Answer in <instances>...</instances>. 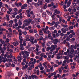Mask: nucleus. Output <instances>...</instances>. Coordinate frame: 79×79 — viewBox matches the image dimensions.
Here are the masks:
<instances>
[{"mask_svg": "<svg viewBox=\"0 0 79 79\" xmlns=\"http://www.w3.org/2000/svg\"><path fill=\"white\" fill-rule=\"evenodd\" d=\"M22 22H23V20L22 19H20L19 20V22L18 23L19 25H22L23 24V23H22Z\"/></svg>", "mask_w": 79, "mask_h": 79, "instance_id": "obj_8", "label": "nucleus"}, {"mask_svg": "<svg viewBox=\"0 0 79 79\" xmlns=\"http://www.w3.org/2000/svg\"><path fill=\"white\" fill-rule=\"evenodd\" d=\"M28 68V65H27V64H26L24 66H23L22 67L23 69H26V68Z\"/></svg>", "mask_w": 79, "mask_h": 79, "instance_id": "obj_14", "label": "nucleus"}, {"mask_svg": "<svg viewBox=\"0 0 79 79\" xmlns=\"http://www.w3.org/2000/svg\"><path fill=\"white\" fill-rule=\"evenodd\" d=\"M55 49H56V48H53L52 49H51V50H50L49 52L50 54L52 55V52H53L54 50H55Z\"/></svg>", "mask_w": 79, "mask_h": 79, "instance_id": "obj_15", "label": "nucleus"}, {"mask_svg": "<svg viewBox=\"0 0 79 79\" xmlns=\"http://www.w3.org/2000/svg\"><path fill=\"white\" fill-rule=\"evenodd\" d=\"M71 2H67V7H69V6H70V5H71Z\"/></svg>", "mask_w": 79, "mask_h": 79, "instance_id": "obj_30", "label": "nucleus"}, {"mask_svg": "<svg viewBox=\"0 0 79 79\" xmlns=\"http://www.w3.org/2000/svg\"><path fill=\"white\" fill-rule=\"evenodd\" d=\"M44 34H48L50 33V32L48 31H44Z\"/></svg>", "mask_w": 79, "mask_h": 79, "instance_id": "obj_33", "label": "nucleus"}, {"mask_svg": "<svg viewBox=\"0 0 79 79\" xmlns=\"http://www.w3.org/2000/svg\"><path fill=\"white\" fill-rule=\"evenodd\" d=\"M46 12L49 15V16H51L52 15V13L51 11H50L48 10H46Z\"/></svg>", "mask_w": 79, "mask_h": 79, "instance_id": "obj_11", "label": "nucleus"}, {"mask_svg": "<svg viewBox=\"0 0 79 79\" xmlns=\"http://www.w3.org/2000/svg\"><path fill=\"white\" fill-rule=\"evenodd\" d=\"M48 62H44L43 64V66H45L47 65V64Z\"/></svg>", "mask_w": 79, "mask_h": 79, "instance_id": "obj_58", "label": "nucleus"}, {"mask_svg": "<svg viewBox=\"0 0 79 79\" xmlns=\"http://www.w3.org/2000/svg\"><path fill=\"white\" fill-rule=\"evenodd\" d=\"M24 76L26 79H28V75H27V74H25Z\"/></svg>", "mask_w": 79, "mask_h": 79, "instance_id": "obj_60", "label": "nucleus"}, {"mask_svg": "<svg viewBox=\"0 0 79 79\" xmlns=\"http://www.w3.org/2000/svg\"><path fill=\"white\" fill-rule=\"evenodd\" d=\"M70 38H73V34H70L69 36Z\"/></svg>", "mask_w": 79, "mask_h": 79, "instance_id": "obj_57", "label": "nucleus"}, {"mask_svg": "<svg viewBox=\"0 0 79 79\" xmlns=\"http://www.w3.org/2000/svg\"><path fill=\"white\" fill-rule=\"evenodd\" d=\"M28 22L27 23L28 24H30V23H31V21H32V19H31L30 18H29V19H28Z\"/></svg>", "mask_w": 79, "mask_h": 79, "instance_id": "obj_27", "label": "nucleus"}, {"mask_svg": "<svg viewBox=\"0 0 79 79\" xmlns=\"http://www.w3.org/2000/svg\"><path fill=\"white\" fill-rule=\"evenodd\" d=\"M45 43H42V47H43V48H44L45 47Z\"/></svg>", "mask_w": 79, "mask_h": 79, "instance_id": "obj_64", "label": "nucleus"}, {"mask_svg": "<svg viewBox=\"0 0 79 79\" xmlns=\"http://www.w3.org/2000/svg\"><path fill=\"white\" fill-rule=\"evenodd\" d=\"M30 53V52H28L27 51H25V55L27 56H29V54Z\"/></svg>", "mask_w": 79, "mask_h": 79, "instance_id": "obj_17", "label": "nucleus"}, {"mask_svg": "<svg viewBox=\"0 0 79 79\" xmlns=\"http://www.w3.org/2000/svg\"><path fill=\"white\" fill-rule=\"evenodd\" d=\"M24 23H27L28 22V19H26L25 20H24L23 21Z\"/></svg>", "mask_w": 79, "mask_h": 79, "instance_id": "obj_62", "label": "nucleus"}, {"mask_svg": "<svg viewBox=\"0 0 79 79\" xmlns=\"http://www.w3.org/2000/svg\"><path fill=\"white\" fill-rule=\"evenodd\" d=\"M0 31L1 32H3V31H6V29L1 27L0 29Z\"/></svg>", "mask_w": 79, "mask_h": 79, "instance_id": "obj_23", "label": "nucleus"}, {"mask_svg": "<svg viewBox=\"0 0 79 79\" xmlns=\"http://www.w3.org/2000/svg\"><path fill=\"white\" fill-rule=\"evenodd\" d=\"M29 41H30V42L34 43V42H33V41H34V40L33 39L31 38L29 40Z\"/></svg>", "mask_w": 79, "mask_h": 79, "instance_id": "obj_48", "label": "nucleus"}, {"mask_svg": "<svg viewBox=\"0 0 79 79\" xmlns=\"http://www.w3.org/2000/svg\"><path fill=\"white\" fill-rule=\"evenodd\" d=\"M43 5V2L42 1H40L39 2L38 1L37 2V6H40V5Z\"/></svg>", "mask_w": 79, "mask_h": 79, "instance_id": "obj_6", "label": "nucleus"}, {"mask_svg": "<svg viewBox=\"0 0 79 79\" xmlns=\"http://www.w3.org/2000/svg\"><path fill=\"white\" fill-rule=\"evenodd\" d=\"M61 51H59V52L58 53V55H59V56H60V55H61L62 54L61 53Z\"/></svg>", "mask_w": 79, "mask_h": 79, "instance_id": "obj_55", "label": "nucleus"}, {"mask_svg": "<svg viewBox=\"0 0 79 79\" xmlns=\"http://www.w3.org/2000/svg\"><path fill=\"white\" fill-rule=\"evenodd\" d=\"M69 43V42L68 41L66 42V40H65L63 41V44H68Z\"/></svg>", "mask_w": 79, "mask_h": 79, "instance_id": "obj_32", "label": "nucleus"}, {"mask_svg": "<svg viewBox=\"0 0 79 79\" xmlns=\"http://www.w3.org/2000/svg\"><path fill=\"white\" fill-rule=\"evenodd\" d=\"M6 61L8 62V61H9V62L10 63H11V62H12V59H6Z\"/></svg>", "mask_w": 79, "mask_h": 79, "instance_id": "obj_28", "label": "nucleus"}, {"mask_svg": "<svg viewBox=\"0 0 79 79\" xmlns=\"http://www.w3.org/2000/svg\"><path fill=\"white\" fill-rule=\"evenodd\" d=\"M61 31L62 32V33H63L64 34H65V33H66V30H65V29H64V28H62L61 29Z\"/></svg>", "mask_w": 79, "mask_h": 79, "instance_id": "obj_16", "label": "nucleus"}, {"mask_svg": "<svg viewBox=\"0 0 79 79\" xmlns=\"http://www.w3.org/2000/svg\"><path fill=\"white\" fill-rule=\"evenodd\" d=\"M35 37L36 38H38V37H39V35H38L37 33H36L35 35Z\"/></svg>", "mask_w": 79, "mask_h": 79, "instance_id": "obj_63", "label": "nucleus"}, {"mask_svg": "<svg viewBox=\"0 0 79 79\" xmlns=\"http://www.w3.org/2000/svg\"><path fill=\"white\" fill-rule=\"evenodd\" d=\"M39 32L40 35H44V33L42 32V30L40 31Z\"/></svg>", "mask_w": 79, "mask_h": 79, "instance_id": "obj_22", "label": "nucleus"}, {"mask_svg": "<svg viewBox=\"0 0 79 79\" xmlns=\"http://www.w3.org/2000/svg\"><path fill=\"white\" fill-rule=\"evenodd\" d=\"M28 3V5L29 9V10H31V9H33V7L32 5V4H31V3Z\"/></svg>", "mask_w": 79, "mask_h": 79, "instance_id": "obj_3", "label": "nucleus"}, {"mask_svg": "<svg viewBox=\"0 0 79 79\" xmlns=\"http://www.w3.org/2000/svg\"><path fill=\"white\" fill-rule=\"evenodd\" d=\"M15 15H12L11 16H10L11 18H14L15 17Z\"/></svg>", "mask_w": 79, "mask_h": 79, "instance_id": "obj_59", "label": "nucleus"}, {"mask_svg": "<svg viewBox=\"0 0 79 79\" xmlns=\"http://www.w3.org/2000/svg\"><path fill=\"white\" fill-rule=\"evenodd\" d=\"M64 73H69V70H64Z\"/></svg>", "mask_w": 79, "mask_h": 79, "instance_id": "obj_43", "label": "nucleus"}, {"mask_svg": "<svg viewBox=\"0 0 79 79\" xmlns=\"http://www.w3.org/2000/svg\"><path fill=\"white\" fill-rule=\"evenodd\" d=\"M58 24H59L58 22H56L55 25H54V27H56L57 26H58Z\"/></svg>", "mask_w": 79, "mask_h": 79, "instance_id": "obj_42", "label": "nucleus"}, {"mask_svg": "<svg viewBox=\"0 0 79 79\" xmlns=\"http://www.w3.org/2000/svg\"><path fill=\"white\" fill-rule=\"evenodd\" d=\"M27 6V4L25 3L22 6H21V9L22 10H23V9H25L26 7Z\"/></svg>", "mask_w": 79, "mask_h": 79, "instance_id": "obj_7", "label": "nucleus"}, {"mask_svg": "<svg viewBox=\"0 0 79 79\" xmlns=\"http://www.w3.org/2000/svg\"><path fill=\"white\" fill-rule=\"evenodd\" d=\"M51 49V47H48L47 48H46V51L49 52V51H50V50Z\"/></svg>", "mask_w": 79, "mask_h": 79, "instance_id": "obj_38", "label": "nucleus"}, {"mask_svg": "<svg viewBox=\"0 0 79 79\" xmlns=\"http://www.w3.org/2000/svg\"><path fill=\"white\" fill-rule=\"evenodd\" d=\"M73 26L72 25L71 26L69 27L68 28L69 29V30H71V29H73Z\"/></svg>", "mask_w": 79, "mask_h": 79, "instance_id": "obj_36", "label": "nucleus"}, {"mask_svg": "<svg viewBox=\"0 0 79 79\" xmlns=\"http://www.w3.org/2000/svg\"><path fill=\"white\" fill-rule=\"evenodd\" d=\"M6 19L8 21H9L10 20V18H9V15H6Z\"/></svg>", "mask_w": 79, "mask_h": 79, "instance_id": "obj_25", "label": "nucleus"}, {"mask_svg": "<svg viewBox=\"0 0 79 79\" xmlns=\"http://www.w3.org/2000/svg\"><path fill=\"white\" fill-rule=\"evenodd\" d=\"M52 36L54 39H56V34H55V33H54L52 34Z\"/></svg>", "mask_w": 79, "mask_h": 79, "instance_id": "obj_45", "label": "nucleus"}, {"mask_svg": "<svg viewBox=\"0 0 79 79\" xmlns=\"http://www.w3.org/2000/svg\"><path fill=\"white\" fill-rule=\"evenodd\" d=\"M67 0H65L64 2H63V4H61L60 5L63 6H66V3H67Z\"/></svg>", "mask_w": 79, "mask_h": 79, "instance_id": "obj_13", "label": "nucleus"}, {"mask_svg": "<svg viewBox=\"0 0 79 79\" xmlns=\"http://www.w3.org/2000/svg\"><path fill=\"white\" fill-rule=\"evenodd\" d=\"M58 51H57V50H56V51L53 52V54L54 55H56V53H58Z\"/></svg>", "mask_w": 79, "mask_h": 79, "instance_id": "obj_37", "label": "nucleus"}, {"mask_svg": "<svg viewBox=\"0 0 79 79\" xmlns=\"http://www.w3.org/2000/svg\"><path fill=\"white\" fill-rule=\"evenodd\" d=\"M49 39H50L51 40V41H52V40H53V37L52 36H50V37H49Z\"/></svg>", "mask_w": 79, "mask_h": 79, "instance_id": "obj_54", "label": "nucleus"}, {"mask_svg": "<svg viewBox=\"0 0 79 79\" xmlns=\"http://www.w3.org/2000/svg\"><path fill=\"white\" fill-rule=\"evenodd\" d=\"M31 38V36L30 35H27L26 39V40H27V41H29V40Z\"/></svg>", "mask_w": 79, "mask_h": 79, "instance_id": "obj_21", "label": "nucleus"}, {"mask_svg": "<svg viewBox=\"0 0 79 79\" xmlns=\"http://www.w3.org/2000/svg\"><path fill=\"white\" fill-rule=\"evenodd\" d=\"M74 52V49H70V53L73 55H74L75 54L73 53Z\"/></svg>", "mask_w": 79, "mask_h": 79, "instance_id": "obj_10", "label": "nucleus"}, {"mask_svg": "<svg viewBox=\"0 0 79 79\" xmlns=\"http://www.w3.org/2000/svg\"><path fill=\"white\" fill-rule=\"evenodd\" d=\"M27 32L26 31H24L22 32L23 34L24 35H26L27 34Z\"/></svg>", "mask_w": 79, "mask_h": 79, "instance_id": "obj_50", "label": "nucleus"}, {"mask_svg": "<svg viewBox=\"0 0 79 79\" xmlns=\"http://www.w3.org/2000/svg\"><path fill=\"white\" fill-rule=\"evenodd\" d=\"M32 67L31 66H29L28 68L27 69V70H28V71H30V70H32Z\"/></svg>", "mask_w": 79, "mask_h": 79, "instance_id": "obj_39", "label": "nucleus"}, {"mask_svg": "<svg viewBox=\"0 0 79 79\" xmlns=\"http://www.w3.org/2000/svg\"><path fill=\"white\" fill-rule=\"evenodd\" d=\"M43 40V37L42 36H40L39 38V39H38V40L39 41L40 40Z\"/></svg>", "mask_w": 79, "mask_h": 79, "instance_id": "obj_53", "label": "nucleus"}, {"mask_svg": "<svg viewBox=\"0 0 79 79\" xmlns=\"http://www.w3.org/2000/svg\"><path fill=\"white\" fill-rule=\"evenodd\" d=\"M69 32H70V34H73V35H75V33L74 32V30H70Z\"/></svg>", "mask_w": 79, "mask_h": 79, "instance_id": "obj_12", "label": "nucleus"}, {"mask_svg": "<svg viewBox=\"0 0 79 79\" xmlns=\"http://www.w3.org/2000/svg\"><path fill=\"white\" fill-rule=\"evenodd\" d=\"M30 44H28V45L25 47V48L26 49H29V48L30 47Z\"/></svg>", "mask_w": 79, "mask_h": 79, "instance_id": "obj_46", "label": "nucleus"}, {"mask_svg": "<svg viewBox=\"0 0 79 79\" xmlns=\"http://www.w3.org/2000/svg\"><path fill=\"white\" fill-rule=\"evenodd\" d=\"M14 23H16L18 22V19H14Z\"/></svg>", "mask_w": 79, "mask_h": 79, "instance_id": "obj_52", "label": "nucleus"}, {"mask_svg": "<svg viewBox=\"0 0 79 79\" xmlns=\"http://www.w3.org/2000/svg\"><path fill=\"white\" fill-rule=\"evenodd\" d=\"M45 48H46V47H45L44 48H43L42 49V51L43 52H45Z\"/></svg>", "mask_w": 79, "mask_h": 79, "instance_id": "obj_51", "label": "nucleus"}, {"mask_svg": "<svg viewBox=\"0 0 79 79\" xmlns=\"http://www.w3.org/2000/svg\"><path fill=\"white\" fill-rule=\"evenodd\" d=\"M59 40L58 39H56L53 40V41L52 42L54 43V45H57V43L58 42Z\"/></svg>", "mask_w": 79, "mask_h": 79, "instance_id": "obj_2", "label": "nucleus"}, {"mask_svg": "<svg viewBox=\"0 0 79 79\" xmlns=\"http://www.w3.org/2000/svg\"><path fill=\"white\" fill-rule=\"evenodd\" d=\"M55 29V28L53 27H50L49 28V30L50 31H53Z\"/></svg>", "mask_w": 79, "mask_h": 79, "instance_id": "obj_34", "label": "nucleus"}, {"mask_svg": "<svg viewBox=\"0 0 79 79\" xmlns=\"http://www.w3.org/2000/svg\"><path fill=\"white\" fill-rule=\"evenodd\" d=\"M29 26V24L27 23H23V26H22V29H24L25 27H26V26Z\"/></svg>", "mask_w": 79, "mask_h": 79, "instance_id": "obj_4", "label": "nucleus"}, {"mask_svg": "<svg viewBox=\"0 0 79 79\" xmlns=\"http://www.w3.org/2000/svg\"><path fill=\"white\" fill-rule=\"evenodd\" d=\"M38 67L40 68H41V67H43V66H42V64L41 63H40L39 65H38Z\"/></svg>", "mask_w": 79, "mask_h": 79, "instance_id": "obj_44", "label": "nucleus"}, {"mask_svg": "<svg viewBox=\"0 0 79 79\" xmlns=\"http://www.w3.org/2000/svg\"><path fill=\"white\" fill-rule=\"evenodd\" d=\"M79 44H77V45H75V46H73V48L74 49H76L77 48V47H79V46L78 45Z\"/></svg>", "mask_w": 79, "mask_h": 79, "instance_id": "obj_24", "label": "nucleus"}, {"mask_svg": "<svg viewBox=\"0 0 79 79\" xmlns=\"http://www.w3.org/2000/svg\"><path fill=\"white\" fill-rule=\"evenodd\" d=\"M29 32L30 33H31L32 34L34 33V31L32 30H29Z\"/></svg>", "mask_w": 79, "mask_h": 79, "instance_id": "obj_49", "label": "nucleus"}, {"mask_svg": "<svg viewBox=\"0 0 79 79\" xmlns=\"http://www.w3.org/2000/svg\"><path fill=\"white\" fill-rule=\"evenodd\" d=\"M33 72L34 74H35L36 73L37 75H39L40 71L39 70H36V69H35V70H34Z\"/></svg>", "mask_w": 79, "mask_h": 79, "instance_id": "obj_5", "label": "nucleus"}, {"mask_svg": "<svg viewBox=\"0 0 79 79\" xmlns=\"http://www.w3.org/2000/svg\"><path fill=\"white\" fill-rule=\"evenodd\" d=\"M60 57L61 58H63L62 56H56L57 59V60H59V59H60Z\"/></svg>", "mask_w": 79, "mask_h": 79, "instance_id": "obj_41", "label": "nucleus"}, {"mask_svg": "<svg viewBox=\"0 0 79 79\" xmlns=\"http://www.w3.org/2000/svg\"><path fill=\"white\" fill-rule=\"evenodd\" d=\"M34 49L32 47H31L29 48L28 50V52H31V51H33L34 50Z\"/></svg>", "mask_w": 79, "mask_h": 79, "instance_id": "obj_18", "label": "nucleus"}, {"mask_svg": "<svg viewBox=\"0 0 79 79\" xmlns=\"http://www.w3.org/2000/svg\"><path fill=\"white\" fill-rule=\"evenodd\" d=\"M58 71H59V73L60 74H61L62 73V70H61V68H59L58 69Z\"/></svg>", "mask_w": 79, "mask_h": 79, "instance_id": "obj_31", "label": "nucleus"}, {"mask_svg": "<svg viewBox=\"0 0 79 79\" xmlns=\"http://www.w3.org/2000/svg\"><path fill=\"white\" fill-rule=\"evenodd\" d=\"M13 34H15V35H17L18 34V33L17 32H16V31L14 30L13 31Z\"/></svg>", "mask_w": 79, "mask_h": 79, "instance_id": "obj_35", "label": "nucleus"}, {"mask_svg": "<svg viewBox=\"0 0 79 79\" xmlns=\"http://www.w3.org/2000/svg\"><path fill=\"white\" fill-rule=\"evenodd\" d=\"M71 40V41L72 42H74V40H75V38H72L71 40Z\"/></svg>", "mask_w": 79, "mask_h": 79, "instance_id": "obj_56", "label": "nucleus"}, {"mask_svg": "<svg viewBox=\"0 0 79 79\" xmlns=\"http://www.w3.org/2000/svg\"><path fill=\"white\" fill-rule=\"evenodd\" d=\"M6 8H5V7L2 8L1 9V11L3 13H5L6 12Z\"/></svg>", "mask_w": 79, "mask_h": 79, "instance_id": "obj_19", "label": "nucleus"}, {"mask_svg": "<svg viewBox=\"0 0 79 79\" xmlns=\"http://www.w3.org/2000/svg\"><path fill=\"white\" fill-rule=\"evenodd\" d=\"M19 55L17 56L16 58L18 59V61L19 63H21V60H23V57L21 56V53H19Z\"/></svg>", "mask_w": 79, "mask_h": 79, "instance_id": "obj_1", "label": "nucleus"}, {"mask_svg": "<svg viewBox=\"0 0 79 79\" xmlns=\"http://www.w3.org/2000/svg\"><path fill=\"white\" fill-rule=\"evenodd\" d=\"M43 18H45L47 16V13L45 12H44L42 15Z\"/></svg>", "mask_w": 79, "mask_h": 79, "instance_id": "obj_9", "label": "nucleus"}, {"mask_svg": "<svg viewBox=\"0 0 79 79\" xmlns=\"http://www.w3.org/2000/svg\"><path fill=\"white\" fill-rule=\"evenodd\" d=\"M55 24V22L54 21H53L51 23V26H52L53 25H54Z\"/></svg>", "mask_w": 79, "mask_h": 79, "instance_id": "obj_61", "label": "nucleus"}, {"mask_svg": "<svg viewBox=\"0 0 79 79\" xmlns=\"http://www.w3.org/2000/svg\"><path fill=\"white\" fill-rule=\"evenodd\" d=\"M18 75L19 77H21L22 75H23V72H19L18 73Z\"/></svg>", "mask_w": 79, "mask_h": 79, "instance_id": "obj_26", "label": "nucleus"}, {"mask_svg": "<svg viewBox=\"0 0 79 79\" xmlns=\"http://www.w3.org/2000/svg\"><path fill=\"white\" fill-rule=\"evenodd\" d=\"M74 48V45H72L70 46V48H69V49H73Z\"/></svg>", "mask_w": 79, "mask_h": 79, "instance_id": "obj_47", "label": "nucleus"}, {"mask_svg": "<svg viewBox=\"0 0 79 79\" xmlns=\"http://www.w3.org/2000/svg\"><path fill=\"white\" fill-rule=\"evenodd\" d=\"M42 1H43V2H47V3H49V2H50V0H42Z\"/></svg>", "mask_w": 79, "mask_h": 79, "instance_id": "obj_40", "label": "nucleus"}, {"mask_svg": "<svg viewBox=\"0 0 79 79\" xmlns=\"http://www.w3.org/2000/svg\"><path fill=\"white\" fill-rule=\"evenodd\" d=\"M17 61L18 60L16 59H14V60L12 61V63H15V64H16L17 63Z\"/></svg>", "mask_w": 79, "mask_h": 79, "instance_id": "obj_20", "label": "nucleus"}, {"mask_svg": "<svg viewBox=\"0 0 79 79\" xmlns=\"http://www.w3.org/2000/svg\"><path fill=\"white\" fill-rule=\"evenodd\" d=\"M58 46L57 45H52L51 46V48H57Z\"/></svg>", "mask_w": 79, "mask_h": 79, "instance_id": "obj_29", "label": "nucleus"}]
</instances>
